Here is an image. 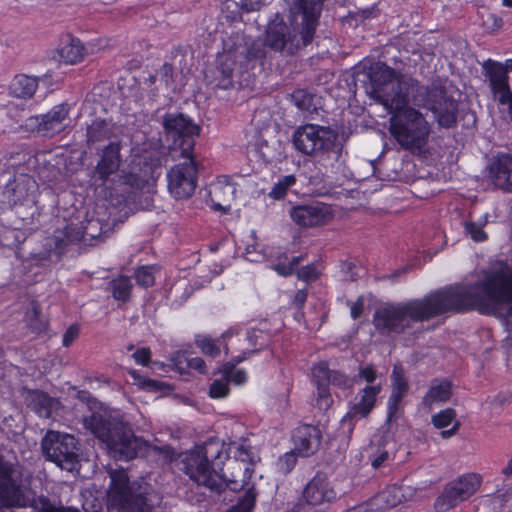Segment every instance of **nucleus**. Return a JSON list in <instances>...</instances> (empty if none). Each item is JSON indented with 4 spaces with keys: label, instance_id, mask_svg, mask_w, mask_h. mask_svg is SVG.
I'll list each match as a JSON object with an SVG mask.
<instances>
[{
    "label": "nucleus",
    "instance_id": "obj_1",
    "mask_svg": "<svg viewBox=\"0 0 512 512\" xmlns=\"http://www.w3.org/2000/svg\"><path fill=\"white\" fill-rule=\"evenodd\" d=\"M512 274L508 268L487 275L484 282L473 289L461 284L450 285L431 292L422 299L403 304L385 305L375 311L373 324L381 334L402 333L411 322H422L447 312H462L473 306L491 305L497 299L507 297V288L495 286Z\"/></svg>",
    "mask_w": 512,
    "mask_h": 512
},
{
    "label": "nucleus",
    "instance_id": "obj_2",
    "mask_svg": "<svg viewBox=\"0 0 512 512\" xmlns=\"http://www.w3.org/2000/svg\"><path fill=\"white\" fill-rule=\"evenodd\" d=\"M85 429L106 445L111 456L117 460L129 461L144 455L149 449L171 459L173 451L169 445L151 446L144 439L133 434L131 428L117 412L101 410L83 418Z\"/></svg>",
    "mask_w": 512,
    "mask_h": 512
},
{
    "label": "nucleus",
    "instance_id": "obj_3",
    "mask_svg": "<svg viewBox=\"0 0 512 512\" xmlns=\"http://www.w3.org/2000/svg\"><path fill=\"white\" fill-rule=\"evenodd\" d=\"M324 0H297L291 8L296 27L291 28L278 14L266 29V42L271 50L286 55L295 54L298 49L310 44L314 38L318 18Z\"/></svg>",
    "mask_w": 512,
    "mask_h": 512
},
{
    "label": "nucleus",
    "instance_id": "obj_4",
    "mask_svg": "<svg viewBox=\"0 0 512 512\" xmlns=\"http://www.w3.org/2000/svg\"><path fill=\"white\" fill-rule=\"evenodd\" d=\"M227 454L224 445L219 441H209L204 445L181 455V470L199 486H204L211 491L220 493L229 486L230 489H238L236 481L226 483L224 475L220 474Z\"/></svg>",
    "mask_w": 512,
    "mask_h": 512
},
{
    "label": "nucleus",
    "instance_id": "obj_5",
    "mask_svg": "<svg viewBox=\"0 0 512 512\" xmlns=\"http://www.w3.org/2000/svg\"><path fill=\"white\" fill-rule=\"evenodd\" d=\"M365 92L381 103L386 110L401 109L408 103V95L414 91L417 81L412 77L398 75L385 63L377 62L362 73Z\"/></svg>",
    "mask_w": 512,
    "mask_h": 512
},
{
    "label": "nucleus",
    "instance_id": "obj_6",
    "mask_svg": "<svg viewBox=\"0 0 512 512\" xmlns=\"http://www.w3.org/2000/svg\"><path fill=\"white\" fill-rule=\"evenodd\" d=\"M190 130H163L159 133V139H165L162 144L171 152H179L180 156L189 161L173 166L168 174V189L176 199H187L194 193L197 186V165L191 158L194 148V137L199 136V130L188 133Z\"/></svg>",
    "mask_w": 512,
    "mask_h": 512
},
{
    "label": "nucleus",
    "instance_id": "obj_7",
    "mask_svg": "<svg viewBox=\"0 0 512 512\" xmlns=\"http://www.w3.org/2000/svg\"><path fill=\"white\" fill-rule=\"evenodd\" d=\"M110 485L107 505L112 512H152L147 495L150 486L145 482L130 481L123 469L109 471Z\"/></svg>",
    "mask_w": 512,
    "mask_h": 512
},
{
    "label": "nucleus",
    "instance_id": "obj_8",
    "mask_svg": "<svg viewBox=\"0 0 512 512\" xmlns=\"http://www.w3.org/2000/svg\"><path fill=\"white\" fill-rule=\"evenodd\" d=\"M41 448L47 460L64 470L71 472L79 464V443L71 434L49 430L42 439Z\"/></svg>",
    "mask_w": 512,
    "mask_h": 512
},
{
    "label": "nucleus",
    "instance_id": "obj_9",
    "mask_svg": "<svg viewBox=\"0 0 512 512\" xmlns=\"http://www.w3.org/2000/svg\"><path fill=\"white\" fill-rule=\"evenodd\" d=\"M337 498V492L328 477L321 472L305 485L302 498L296 502L291 512H323Z\"/></svg>",
    "mask_w": 512,
    "mask_h": 512
},
{
    "label": "nucleus",
    "instance_id": "obj_10",
    "mask_svg": "<svg viewBox=\"0 0 512 512\" xmlns=\"http://www.w3.org/2000/svg\"><path fill=\"white\" fill-rule=\"evenodd\" d=\"M25 501V484L20 467L0 455V503L21 506Z\"/></svg>",
    "mask_w": 512,
    "mask_h": 512
},
{
    "label": "nucleus",
    "instance_id": "obj_11",
    "mask_svg": "<svg viewBox=\"0 0 512 512\" xmlns=\"http://www.w3.org/2000/svg\"><path fill=\"white\" fill-rule=\"evenodd\" d=\"M482 483V478L476 473H466L446 484L443 492L436 500V507L447 511L460 502L473 496Z\"/></svg>",
    "mask_w": 512,
    "mask_h": 512
},
{
    "label": "nucleus",
    "instance_id": "obj_12",
    "mask_svg": "<svg viewBox=\"0 0 512 512\" xmlns=\"http://www.w3.org/2000/svg\"><path fill=\"white\" fill-rule=\"evenodd\" d=\"M313 382L317 387L316 404L326 411L333 403L328 385L332 384L342 389L350 388L353 381L339 371H331L326 362H320L312 368Z\"/></svg>",
    "mask_w": 512,
    "mask_h": 512
},
{
    "label": "nucleus",
    "instance_id": "obj_13",
    "mask_svg": "<svg viewBox=\"0 0 512 512\" xmlns=\"http://www.w3.org/2000/svg\"><path fill=\"white\" fill-rule=\"evenodd\" d=\"M119 150V144H109L103 150L92 176L95 185L104 186L105 189L109 190V193L105 194L106 197H112V190L116 189L114 187L115 179L118 177L121 162Z\"/></svg>",
    "mask_w": 512,
    "mask_h": 512
},
{
    "label": "nucleus",
    "instance_id": "obj_14",
    "mask_svg": "<svg viewBox=\"0 0 512 512\" xmlns=\"http://www.w3.org/2000/svg\"><path fill=\"white\" fill-rule=\"evenodd\" d=\"M434 117L441 128H450L455 122L457 103L449 99L445 88L436 82L423 88Z\"/></svg>",
    "mask_w": 512,
    "mask_h": 512
},
{
    "label": "nucleus",
    "instance_id": "obj_15",
    "mask_svg": "<svg viewBox=\"0 0 512 512\" xmlns=\"http://www.w3.org/2000/svg\"><path fill=\"white\" fill-rule=\"evenodd\" d=\"M335 130H295L293 144L295 148L307 155L335 147L337 135Z\"/></svg>",
    "mask_w": 512,
    "mask_h": 512
},
{
    "label": "nucleus",
    "instance_id": "obj_16",
    "mask_svg": "<svg viewBox=\"0 0 512 512\" xmlns=\"http://www.w3.org/2000/svg\"><path fill=\"white\" fill-rule=\"evenodd\" d=\"M267 42L261 39H251L244 34L237 33L232 37L229 47L240 66H246L251 61L262 60L266 57Z\"/></svg>",
    "mask_w": 512,
    "mask_h": 512
},
{
    "label": "nucleus",
    "instance_id": "obj_17",
    "mask_svg": "<svg viewBox=\"0 0 512 512\" xmlns=\"http://www.w3.org/2000/svg\"><path fill=\"white\" fill-rule=\"evenodd\" d=\"M290 217L299 226L313 227L327 223L332 218L330 206L313 202L310 204L294 206Z\"/></svg>",
    "mask_w": 512,
    "mask_h": 512
},
{
    "label": "nucleus",
    "instance_id": "obj_18",
    "mask_svg": "<svg viewBox=\"0 0 512 512\" xmlns=\"http://www.w3.org/2000/svg\"><path fill=\"white\" fill-rule=\"evenodd\" d=\"M416 489L411 485L401 482L386 487L371 500V508L377 511H385L397 505L412 500Z\"/></svg>",
    "mask_w": 512,
    "mask_h": 512
},
{
    "label": "nucleus",
    "instance_id": "obj_19",
    "mask_svg": "<svg viewBox=\"0 0 512 512\" xmlns=\"http://www.w3.org/2000/svg\"><path fill=\"white\" fill-rule=\"evenodd\" d=\"M482 69L485 77L489 80L492 93L494 96H498L501 104H505L509 98H512V92L509 87V76L502 69V63L488 59L483 62Z\"/></svg>",
    "mask_w": 512,
    "mask_h": 512
},
{
    "label": "nucleus",
    "instance_id": "obj_20",
    "mask_svg": "<svg viewBox=\"0 0 512 512\" xmlns=\"http://www.w3.org/2000/svg\"><path fill=\"white\" fill-rule=\"evenodd\" d=\"M380 390V385L366 386L361 391L360 400L353 404L347 414L342 418V427L345 428L347 426L348 431H352L356 421L366 417L371 412L376 402V396Z\"/></svg>",
    "mask_w": 512,
    "mask_h": 512
},
{
    "label": "nucleus",
    "instance_id": "obj_21",
    "mask_svg": "<svg viewBox=\"0 0 512 512\" xmlns=\"http://www.w3.org/2000/svg\"><path fill=\"white\" fill-rule=\"evenodd\" d=\"M488 169L489 177L497 188L512 191V155H497L491 160Z\"/></svg>",
    "mask_w": 512,
    "mask_h": 512
},
{
    "label": "nucleus",
    "instance_id": "obj_22",
    "mask_svg": "<svg viewBox=\"0 0 512 512\" xmlns=\"http://www.w3.org/2000/svg\"><path fill=\"white\" fill-rule=\"evenodd\" d=\"M320 439L318 428L307 424L297 427L293 434L295 450L303 457H308L318 450Z\"/></svg>",
    "mask_w": 512,
    "mask_h": 512
},
{
    "label": "nucleus",
    "instance_id": "obj_23",
    "mask_svg": "<svg viewBox=\"0 0 512 512\" xmlns=\"http://www.w3.org/2000/svg\"><path fill=\"white\" fill-rule=\"evenodd\" d=\"M174 84V68L170 63H164L154 74L144 79V88L148 90L151 100H155L160 92L168 91Z\"/></svg>",
    "mask_w": 512,
    "mask_h": 512
},
{
    "label": "nucleus",
    "instance_id": "obj_24",
    "mask_svg": "<svg viewBox=\"0 0 512 512\" xmlns=\"http://www.w3.org/2000/svg\"><path fill=\"white\" fill-rule=\"evenodd\" d=\"M69 112L70 105L67 103H61L55 105L46 114L30 117V125H35L37 128H52L54 126H62V128H68L71 125Z\"/></svg>",
    "mask_w": 512,
    "mask_h": 512
},
{
    "label": "nucleus",
    "instance_id": "obj_25",
    "mask_svg": "<svg viewBox=\"0 0 512 512\" xmlns=\"http://www.w3.org/2000/svg\"><path fill=\"white\" fill-rule=\"evenodd\" d=\"M391 137L405 150L421 154L426 151L428 130H388Z\"/></svg>",
    "mask_w": 512,
    "mask_h": 512
},
{
    "label": "nucleus",
    "instance_id": "obj_26",
    "mask_svg": "<svg viewBox=\"0 0 512 512\" xmlns=\"http://www.w3.org/2000/svg\"><path fill=\"white\" fill-rule=\"evenodd\" d=\"M92 225V221H89L88 226L85 228L79 223H69L63 229H57L54 233L56 248L62 251L69 244L81 241L85 235L94 238L95 235L89 232Z\"/></svg>",
    "mask_w": 512,
    "mask_h": 512
},
{
    "label": "nucleus",
    "instance_id": "obj_27",
    "mask_svg": "<svg viewBox=\"0 0 512 512\" xmlns=\"http://www.w3.org/2000/svg\"><path fill=\"white\" fill-rule=\"evenodd\" d=\"M452 395V385L446 380H433L430 388L422 399L425 407L432 408L433 405L444 403Z\"/></svg>",
    "mask_w": 512,
    "mask_h": 512
},
{
    "label": "nucleus",
    "instance_id": "obj_28",
    "mask_svg": "<svg viewBox=\"0 0 512 512\" xmlns=\"http://www.w3.org/2000/svg\"><path fill=\"white\" fill-rule=\"evenodd\" d=\"M59 59L66 64H76L83 60L85 47L78 38L70 35L61 43L58 49Z\"/></svg>",
    "mask_w": 512,
    "mask_h": 512
},
{
    "label": "nucleus",
    "instance_id": "obj_29",
    "mask_svg": "<svg viewBox=\"0 0 512 512\" xmlns=\"http://www.w3.org/2000/svg\"><path fill=\"white\" fill-rule=\"evenodd\" d=\"M236 63H238V59L234 58L232 50L228 48V53L224 57V60H222L217 67V78L209 81L215 83L216 87L228 89L232 86L233 71Z\"/></svg>",
    "mask_w": 512,
    "mask_h": 512
},
{
    "label": "nucleus",
    "instance_id": "obj_30",
    "mask_svg": "<svg viewBox=\"0 0 512 512\" xmlns=\"http://www.w3.org/2000/svg\"><path fill=\"white\" fill-rule=\"evenodd\" d=\"M432 423L437 429H444L453 423L452 428L442 430L440 435L443 439H448L455 435L460 427V423L456 420V412L452 408H446L432 416Z\"/></svg>",
    "mask_w": 512,
    "mask_h": 512
},
{
    "label": "nucleus",
    "instance_id": "obj_31",
    "mask_svg": "<svg viewBox=\"0 0 512 512\" xmlns=\"http://www.w3.org/2000/svg\"><path fill=\"white\" fill-rule=\"evenodd\" d=\"M38 87L37 78L27 75H17L12 80L9 90L17 98H31Z\"/></svg>",
    "mask_w": 512,
    "mask_h": 512
},
{
    "label": "nucleus",
    "instance_id": "obj_32",
    "mask_svg": "<svg viewBox=\"0 0 512 512\" xmlns=\"http://www.w3.org/2000/svg\"><path fill=\"white\" fill-rule=\"evenodd\" d=\"M84 112L88 113L90 116H93L91 122L86 123V128L93 129L115 126L111 119L106 117L107 112L100 103H94L93 105L87 103L84 107Z\"/></svg>",
    "mask_w": 512,
    "mask_h": 512
},
{
    "label": "nucleus",
    "instance_id": "obj_33",
    "mask_svg": "<svg viewBox=\"0 0 512 512\" xmlns=\"http://www.w3.org/2000/svg\"><path fill=\"white\" fill-rule=\"evenodd\" d=\"M292 102L295 106L301 110L302 112H307L308 115L305 118L309 120H313L314 114H318V108L316 104H314V97L312 94L303 89L295 90L291 94Z\"/></svg>",
    "mask_w": 512,
    "mask_h": 512
},
{
    "label": "nucleus",
    "instance_id": "obj_34",
    "mask_svg": "<svg viewBox=\"0 0 512 512\" xmlns=\"http://www.w3.org/2000/svg\"><path fill=\"white\" fill-rule=\"evenodd\" d=\"M55 400L43 392H34L31 394L30 407L43 418H49L54 406Z\"/></svg>",
    "mask_w": 512,
    "mask_h": 512
},
{
    "label": "nucleus",
    "instance_id": "obj_35",
    "mask_svg": "<svg viewBox=\"0 0 512 512\" xmlns=\"http://www.w3.org/2000/svg\"><path fill=\"white\" fill-rule=\"evenodd\" d=\"M108 290L114 299L126 302L129 300L132 290L131 280L127 276H119L109 282Z\"/></svg>",
    "mask_w": 512,
    "mask_h": 512
},
{
    "label": "nucleus",
    "instance_id": "obj_36",
    "mask_svg": "<svg viewBox=\"0 0 512 512\" xmlns=\"http://www.w3.org/2000/svg\"><path fill=\"white\" fill-rule=\"evenodd\" d=\"M25 321L33 333H41L47 329V321L42 316L40 307L35 301H32L28 308Z\"/></svg>",
    "mask_w": 512,
    "mask_h": 512
},
{
    "label": "nucleus",
    "instance_id": "obj_37",
    "mask_svg": "<svg viewBox=\"0 0 512 512\" xmlns=\"http://www.w3.org/2000/svg\"><path fill=\"white\" fill-rule=\"evenodd\" d=\"M255 351H251V353H254ZM248 354H250V352H248ZM247 357V352H243L241 356H238L236 359L232 360V361H228L226 363H224L222 365V368L220 369V371L225 375V376H229L231 375V380L237 384V385H240V384H243L246 382V379H247V375H246V372L244 370H236L235 372H233V369L234 367L240 363L241 361H243L244 359H246Z\"/></svg>",
    "mask_w": 512,
    "mask_h": 512
},
{
    "label": "nucleus",
    "instance_id": "obj_38",
    "mask_svg": "<svg viewBox=\"0 0 512 512\" xmlns=\"http://www.w3.org/2000/svg\"><path fill=\"white\" fill-rule=\"evenodd\" d=\"M163 128H200L197 124H192L191 119L181 112L166 113L161 116Z\"/></svg>",
    "mask_w": 512,
    "mask_h": 512
},
{
    "label": "nucleus",
    "instance_id": "obj_39",
    "mask_svg": "<svg viewBox=\"0 0 512 512\" xmlns=\"http://www.w3.org/2000/svg\"><path fill=\"white\" fill-rule=\"evenodd\" d=\"M406 106L407 103L403 108L399 110H387L389 113L392 114L391 121L394 120V118L399 115L400 117H403L407 121V123H411L414 126V128H424L423 124H427V122L424 120L423 115L419 111L413 108H407Z\"/></svg>",
    "mask_w": 512,
    "mask_h": 512
},
{
    "label": "nucleus",
    "instance_id": "obj_40",
    "mask_svg": "<svg viewBox=\"0 0 512 512\" xmlns=\"http://www.w3.org/2000/svg\"><path fill=\"white\" fill-rule=\"evenodd\" d=\"M34 512H80L77 509L63 506H55L46 497L40 496L32 502Z\"/></svg>",
    "mask_w": 512,
    "mask_h": 512
},
{
    "label": "nucleus",
    "instance_id": "obj_41",
    "mask_svg": "<svg viewBox=\"0 0 512 512\" xmlns=\"http://www.w3.org/2000/svg\"><path fill=\"white\" fill-rule=\"evenodd\" d=\"M118 181L115 180L114 187L116 188L114 191L118 193L120 191L122 194L127 192L126 187L130 188H138L142 185V179L136 174V173H128L119 175L118 174Z\"/></svg>",
    "mask_w": 512,
    "mask_h": 512
},
{
    "label": "nucleus",
    "instance_id": "obj_42",
    "mask_svg": "<svg viewBox=\"0 0 512 512\" xmlns=\"http://www.w3.org/2000/svg\"><path fill=\"white\" fill-rule=\"evenodd\" d=\"M296 182L294 175L283 176L269 192V196L275 200L284 198L289 187L293 186Z\"/></svg>",
    "mask_w": 512,
    "mask_h": 512
},
{
    "label": "nucleus",
    "instance_id": "obj_43",
    "mask_svg": "<svg viewBox=\"0 0 512 512\" xmlns=\"http://www.w3.org/2000/svg\"><path fill=\"white\" fill-rule=\"evenodd\" d=\"M392 393L404 397L408 391V383L405 379L402 369L397 366L394 367L392 375Z\"/></svg>",
    "mask_w": 512,
    "mask_h": 512
},
{
    "label": "nucleus",
    "instance_id": "obj_44",
    "mask_svg": "<svg viewBox=\"0 0 512 512\" xmlns=\"http://www.w3.org/2000/svg\"><path fill=\"white\" fill-rule=\"evenodd\" d=\"M255 504V493L248 489L238 500L237 504L232 506L227 512H251Z\"/></svg>",
    "mask_w": 512,
    "mask_h": 512
},
{
    "label": "nucleus",
    "instance_id": "obj_45",
    "mask_svg": "<svg viewBox=\"0 0 512 512\" xmlns=\"http://www.w3.org/2000/svg\"><path fill=\"white\" fill-rule=\"evenodd\" d=\"M196 344L205 355L213 358L220 355V348L216 345L213 339L207 336L198 337L196 339Z\"/></svg>",
    "mask_w": 512,
    "mask_h": 512
},
{
    "label": "nucleus",
    "instance_id": "obj_46",
    "mask_svg": "<svg viewBox=\"0 0 512 512\" xmlns=\"http://www.w3.org/2000/svg\"><path fill=\"white\" fill-rule=\"evenodd\" d=\"M135 279L138 285L144 288L151 287L155 282L152 267L142 266L138 268L135 272Z\"/></svg>",
    "mask_w": 512,
    "mask_h": 512
},
{
    "label": "nucleus",
    "instance_id": "obj_47",
    "mask_svg": "<svg viewBox=\"0 0 512 512\" xmlns=\"http://www.w3.org/2000/svg\"><path fill=\"white\" fill-rule=\"evenodd\" d=\"M465 234L468 235L475 242H482L487 239V234L483 230V225L477 224L472 221L464 223Z\"/></svg>",
    "mask_w": 512,
    "mask_h": 512
},
{
    "label": "nucleus",
    "instance_id": "obj_48",
    "mask_svg": "<svg viewBox=\"0 0 512 512\" xmlns=\"http://www.w3.org/2000/svg\"><path fill=\"white\" fill-rule=\"evenodd\" d=\"M229 393L227 380H215L210 385L209 394L212 398H223Z\"/></svg>",
    "mask_w": 512,
    "mask_h": 512
},
{
    "label": "nucleus",
    "instance_id": "obj_49",
    "mask_svg": "<svg viewBox=\"0 0 512 512\" xmlns=\"http://www.w3.org/2000/svg\"><path fill=\"white\" fill-rule=\"evenodd\" d=\"M234 458L243 463L251 462L253 456L250 446H248L245 442L235 446Z\"/></svg>",
    "mask_w": 512,
    "mask_h": 512
},
{
    "label": "nucleus",
    "instance_id": "obj_50",
    "mask_svg": "<svg viewBox=\"0 0 512 512\" xmlns=\"http://www.w3.org/2000/svg\"><path fill=\"white\" fill-rule=\"evenodd\" d=\"M403 397L399 395L391 394L388 400V414H387V422H391L393 419L397 417V413L400 409V404Z\"/></svg>",
    "mask_w": 512,
    "mask_h": 512
},
{
    "label": "nucleus",
    "instance_id": "obj_51",
    "mask_svg": "<svg viewBox=\"0 0 512 512\" xmlns=\"http://www.w3.org/2000/svg\"><path fill=\"white\" fill-rule=\"evenodd\" d=\"M389 458V450L385 448H377L375 452L370 455L371 464L374 468L381 467Z\"/></svg>",
    "mask_w": 512,
    "mask_h": 512
},
{
    "label": "nucleus",
    "instance_id": "obj_52",
    "mask_svg": "<svg viewBox=\"0 0 512 512\" xmlns=\"http://www.w3.org/2000/svg\"><path fill=\"white\" fill-rule=\"evenodd\" d=\"M297 276L303 281L310 282L318 278V273L313 265H306L298 269Z\"/></svg>",
    "mask_w": 512,
    "mask_h": 512
},
{
    "label": "nucleus",
    "instance_id": "obj_53",
    "mask_svg": "<svg viewBox=\"0 0 512 512\" xmlns=\"http://www.w3.org/2000/svg\"><path fill=\"white\" fill-rule=\"evenodd\" d=\"M79 326L74 324L71 325L64 333L62 344L64 347H69L73 341L78 337L79 335Z\"/></svg>",
    "mask_w": 512,
    "mask_h": 512
},
{
    "label": "nucleus",
    "instance_id": "obj_54",
    "mask_svg": "<svg viewBox=\"0 0 512 512\" xmlns=\"http://www.w3.org/2000/svg\"><path fill=\"white\" fill-rule=\"evenodd\" d=\"M359 380H364L367 383H372L376 379V372L371 366H366L363 368H360L357 378L354 380V382H358Z\"/></svg>",
    "mask_w": 512,
    "mask_h": 512
},
{
    "label": "nucleus",
    "instance_id": "obj_55",
    "mask_svg": "<svg viewBox=\"0 0 512 512\" xmlns=\"http://www.w3.org/2000/svg\"><path fill=\"white\" fill-rule=\"evenodd\" d=\"M151 352L148 348H141L138 349L133 354V358L135 359L136 363L141 364L143 366H146L150 360Z\"/></svg>",
    "mask_w": 512,
    "mask_h": 512
},
{
    "label": "nucleus",
    "instance_id": "obj_56",
    "mask_svg": "<svg viewBox=\"0 0 512 512\" xmlns=\"http://www.w3.org/2000/svg\"><path fill=\"white\" fill-rule=\"evenodd\" d=\"M264 5V0H242L240 8L245 12L259 10Z\"/></svg>",
    "mask_w": 512,
    "mask_h": 512
},
{
    "label": "nucleus",
    "instance_id": "obj_57",
    "mask_svg": "<svg viewBox=\"0 0 512 512\" xmlns=\"http://www.w3.org/2000/svg\"><path fill=\"white\" fill-rule=\"evenodd\" d=\"M188 367L194 370H197L201 374L206 373V365L202 358L200 357H193L188 360Z\"/></svg>",
    "mask_w": 512,
    "mask_h": 512
},
{
    "label": "nucleus",
    "instance_id": "obj_58",
    "mask_svg": "<svg viewBox=\"0 0 512 512\" xmlns=\"http://www.w3.org/2000/svg\"><path fill=\"white\" fill-rule=\"evenodd\" d=\"M363 308H364V301L360 297V298L357 299V301H355L351 305V308H350L351 317L353 319H358L362 315V313H363Z\"/></svg>",
    "mask_w": 512,
    "mask_h": 512
},
{
    "label": "nucleus",
    "instance_id": "obj_59",
    "mask_svg": "<svg viewBox=\"0 0 512 512\" xmlns=\"http://www.w3.org/2000/svg\"><path fill=\"white\" fill-rule=\"evenodd\" d=\"M272 268L281 276H289L293 273L292 266L288 263H280Z\"/></svg>",
    "mask_w": 512,
    "mask_h": 512
},
{
    "label": "nucleus",
    "instance_id": "obj_60",
    "mask_svg": "<svg viewBox=\"0 0 512 512\" xmlns=\"http://www.w3.org/2000/svg\"><path fill=\"white\" fill-rule=\"evenodd\" d=\"M25 498H26L25 504L21 505V506H7V505H4V504L0 503V512H14V511H11V510H8V509H10V508H22V507H27L28 505L32 506V503L30 502V498L27 495V488L26 487H25Z\"/></svg>",
    "mask_w": 512,
    "mask_h": 512
},
{
    "label": "nucleus",
    "instance_id": "obj_61",
    "mask_svg": "<svg viewBox=\"0 0 512 512\" xmlns=\"http://www.w3.org/2000/svg\"><path fill=\"white\" fill-rule=\"evenodd\" d=\"M307 294L303 290H299L294 298L296 306L301 307L306 301Z\"/></svg>",
    "mask_w": 512,
    "mask_h": 512
},
{
    "label": "nucleus",
    "instance_id": "obj_62",
    "mask_svg": "<svg viewBox=\"0 0 512 512\" xmlns=\"http://www.w3.org/2000/svg\"><path fill=\"white\" fill-rule=\"evenodd\" d=\"M283 461L286 464V472H289L294 467L296 458L293 454H286Z\"/></svg>",
    "mask_w": 512,
    "mask_h": 512
},
{
    "label": "nucleus",
    "instance_id": "obj_63",
    "mask_svg": "<svg viewBox=\"0 0 512 512\" xmlns=\"http://www.w3.org/2000/svg\"><path fill=\"white\" fill-rule=\"evenodd\" d=\"M78 398L83 402H87L88 404L95 402V399L87 391H79Z\"/></svg>",
    "mask_w": 512,
    "mask_h": 512
},
{
    "label": "nucleus",
    "instance_id": "obj_64",
    "mask_svg": "<svg viewBox=\"0 0 512 512\" xmlns=\"http://www.w3.org/2000/svg\"><path fill=\"white\" fill-rule=\"evenodd\" d=\"M502 474L507 477L512 476V458L508 461L507 465L502 469Z\"/></svg>",
    "mask_w": 512,
    "mask_h": 512
}]
</instances>
